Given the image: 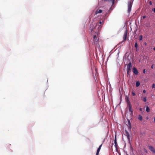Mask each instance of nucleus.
<instances>
[{
  "label": "nucleus",
  "instance_id": "obj_1",
  "mask_svg": "<svg viewBox=\"0 0 155 155\" xmlns=\"http://www.w3.org/2000/svg\"><path fill=\"white\" fill-rule=\"evenodd\" d=\"M103 24V23L100 21L99 22L97 23L95 27L96 28H97L95 31V32L96 33L97 35H95L93 37V41L94 43L97 45L99 42V38L97 36L99 34V31L101 30Z\"/></svg>",
  "mask_w": 155,
  "mask_h": 155
},
{
  "label": "nucleus",
  "instance_id": "obj_2",
  "mask_svg": "<svg viewBox=\"0 0 155 155\" xmlns=\"http://www.w3.org/2000/svg\"><path fill=\"white\" fill-rule=\"evenodd\" d=\"M133 1H130L128 5V12L130 13L131 11L132 6L133 4Z\"/></svg>",
  "mask_w": 155,
  "mask_h": 155
},
{
  "label": "nucleus",
  "instance_id": "obj_3",
  "mask_svg": "<svg viewBox=\"0 0 155 155\" xmlns=\"http://www.w3.org/2000/svg\"><path fill=\"white\" fill-rule=\"evenodd\" d=\"M127 107L129 108V111L130 112H131V114H132L133 111L132 109V106H131V104H129V103L128 104H127Z\"/></svg>",
  "mask_w": 155,
  "mask_h": 155
},
{
  "label": "nucleus",
  "instance_id": "obj_4",
  "mask_svg": "<svg viewBox=\"0 0 155 155\" xmlns=\"http://www.w3.org/2000/svg\"><path fill=\"white\" fill-rule=\"evenodd\" d=\"M131 62H130L127 66V71H130L131 68Z\"/></svg>",
  "mask_w": 155,
  "mask_h": 155
},
{
  "label": "nucleus",
  "instance_id": "obj_5",
  "mask_svg": "<svg viewBox=\"0 0 155 155\" xmlns=\"http://www.w3.org/2000/svg\"><path fill=\"white\" fill-rule=\"evenodd\" d=\"M132 71L135 74L137 75L138 74V71L136 68L134 67L133 68Z\"/></svg>",
  "mask_w": 155,
  "mask_h": 155
},
{
  "label": "nucleus",
  "instance_id": "obj_6",
  "mask_svg": "<svg viewBox=\"0 0 155 155\" xmlns=\"http://www.w3.org/2000/svg\"><path fill=\"white\" fill-rule=\"evenodd\" d=\"M124 135H125L127 136V137L128 139H130V135L129 134L128 132L126 130H125Z\"/></svg>",
  "mask_w": 155,
  "mask_h": 155
},
{
  "label": "nucleus",
  "instance_id": "obj_7",
  "mask_svg": "<svg viewBox=\"0 0 155 155\" xmlns=\"http://www.w3.org/2000/svg\"><path fill=\"white\" fill-rule=\"evenodd\" d=\"M149 149L153 153H155V150L154 148L151 146H149L148 147Z\"/></svg>",
  "mask_w": 155,
  "mask_h": 155
},
{
  "label": "nucleus",
  "instance_id": "obj_8",
  "mask_svg": "<svg viewBox=\"0 0 155 155\" xmlns=\"http://www.w3.org/2000/svg\"><path fill=\"white\" fill-rule=\"evenodd\" d=\"M127 36V30L124 33L123 36V41L126 40Z\"/></svg>",
  "mask_w": 155,
  "mask_h": 155
},
{
  "label": "nucleus",
  "instance_id": "obj_9",
  "mask_svg": "<svg viewBox=\"0 0 155 155\" xmlns=\"http://www.w3.org/2000/svg\"><path fill=\"white\" fill-rule=\"evenodd\" d=\"M102 10L101 9H97L95 12V15H96L97 13H101L102 12Z\"/></svg>",
  "mask_w": 155,
  "mask_h": 155
},
{
  "label": "nucleus",
  "instance_id": "obj_10",
  "mask_svg": "<svg viewBox=\"0 0 155 155\" xmlns=\"http://www.w3.org/2000/svg\"><path fill=\"white\" fill-rule=\"evenodd\" d=\"M115 0H103L102 1L104 2L108 1L109 2H111L112 4L113 5L114 3Z\"/></svg>",
  "mask_w": 155,
  "mask_h": 155
},
{
  "label": "nucleus",
  "instance_id": "obj_11",
  "mask_svg": "<svg viewBox=\"0 0 155 155\" xmlns=\"http://www.w3.org/2000/svg\"><path fill=\"white\" fill-rule=\"evenodd\" d=\"M125 99L127 102V104H128L129 103V104H130V102L129 100V98L127 96L125 98Z\"/></svg>",
  "mask_w": 155,
  "mask_h": 155
},
{
  "label": "nucleus",
  "instance_id": "obj_12",
  "mask_svg": "<svg viewBox=\"0 0 155 155\" xmlns=\"http://www.w3.org/2000/svg\"><path fill=\"white\" fill-rule=\"evenodd\" d=\"M138 119L141 121H142L143 120L142 117L140 115H138Z\"/></svg>",
  "mask_w": 155,
  "mask_h": 155
},
{
  "label": "nucleus",
  "instance_id": "obj_13",
  "mask_svg": "<svg viewBox=\"0 0 155 155\" xmlns=\"http://www.w3.org/2000/svg\"><path fill=\"white\" fill-rule=\"evenodd\" d=\"M140 84V82L139 81H138L136 82V87H138Z\"/></svg>",
  "mask_w": 155,
  "mask_h": 155
},
{
  "label": "nucleus",
  "instance_id": "obj_14",
  "mask_svg": "<svg viewBox=\"0 0 155 155\" xmlns=\"http://www.w3.org/2000/svg\"><path fill=\"white\" fill-rule=\"evenodd\" d=\"M146 110L148 112H149L150 111V109L148 106H147Z\"/></svg>",
  "mask_w": 155,
  "mask_h": 155
},
{
  "label": "nucleus",
  "instance_id": "obj_15",
  "mask_svg": "<svg viewBox=\"0 0 155 155\" xmlns=\"http://www.w3.org/2000/svg\"><path fill=\"white\" fill-rule=\"evenodd\" d=\"M127 124L129 125V127H131V123H130V121L129 120L127 122Z\"/></svg>",
  "mask_w": 155,
  "mask_h": 155
},
{
  "label": "nucleus",
  "instance_id": "obj_16",
  "mask_svg": "<svg viewBox=\"0 0 155 155\" xmlns=\"http://www.w3.org/2000/svg\"><path fill=\"white\" fill-rule=\"evenodd\" d=\"M114 143L115 144V146H116L117 144V140L116 139V137H115V140H114Z\"/></svg>",
  "mask_w": 155,
  "mask_h": 155
},
{
  "label": "nucleus",
  "instance_id": "obj_17",
  "mask_svg": "<svg viewBox=\"0 0 155 155\" xmlns=\"http://www.w3.org/2000/svg\"><path fill=\"white\" fill-rule=\"evenodd\" d=\"M100 150L98 149L97 150L96 155H98Z\"/></svg>",
  "mask_w": 155,
  "mask_h": 155
},
{
  "label": "nucleus",
  "instance_id": "obj_18",
  "mask_svg": "<svg viewBox=\"0 0 155 155\" xmlns=\"http://www.w3.org/2000/svg\"><path fill=\"white\" fill-rule=\"evenodd\" d=\"M142 38H143L142 36V35H140L139 37V40L140 41L142 40Z\"/></svg>",
  "mask_w": 155,
  "mask_h": 155
},
{
  "label": "nucleus",
  "instance_id": "obj_19",
  "mask_svg": "<svg viewBox=\"0 0 155 155\" xmlns=\"http://www.w3.org/2000/svg\"><path fill=\"white\" fill-rule=\"evenodd\" d=\"M143 100L144 102H146L147 101V99L146 97H144L143 99Z\"/></svg>",
  "mask_w": 155,
  "mask_h": 155
},
{
  "label": "nucleus",
  "instance_id": "obj_20",
  "mask_svg": "<svg viewBox=\"0 0 155 155\" xmlns=\"http://www.w3.org/2000/svg\"><path fill=\"white\" fill-rule=\"evenodd\" d=\"M137 46H138L137 44V42H136L135 43V48H137Z\"/></svg>",
  "mask_w": 155,
  "mask_h": 155
},
{
  "label": "nucleus",
  "instance_id": "obj_21",
  "mask_svg": "<svg viewBox=\"0 0 155 155\" xmlns=\"http://www.w3.org/2000/svg\"><path fill=\"white\" fill-rule=\"evenodd\" d=\"M102 144H101V145L98 148V149H99V150H100L101 149V148L102 147Z\"/></svg>",
  "mask_w": 155,
  "mask_h": 155
},
{
  "label": "nucleus",
  "instance_id": "obj_22",
  "mask_svg": "<svg viewBox=\"0 0 155 155\" xmlns=\"http://www.w3.org/2000/svg\"><path fill=\"white\" fill-rule=\"evenodd\" d=\"M152 88H154L155 87V84H153L152 85Z\"/></svg>",
  "mask_w": 155,
  "mask_h": 155
},
{
  "label": "nucleus",
  "instance_id": "obj_23",
  "mask_svg": "<svg viewBox=\"0 0 155 155\" xmlns=\"http://www.w3.org/2000/svg\"><path fill=\"white\" fill-rule=\"evenodd\" d=\"M132 93L133 96H135V93H134V92L132 91Z\"/></svg>",
  "mask_w": 155,
  "mask_h": 155
},
{
  "label": "nucleus",
  "instance_id": "obj_24",
  "mask_svg": "<svg viewBox=\"0 0 155 155\" xmlns=\"http://www.w3.org/2000/svg\"><path fill=\"white\" fill-rule=\"evenodd\" d=\"M143 73H146V70H145V69H143Z\"/></svg>",
  "mask_w": 155,
  "mask_h": 155
},
{
  "label": "nucleus",
  "instance_id": "obj_25",
  "mask_svg": "<svg viewBox=\"0 0 155 155\" xmlns=\"http://www.w3.org/2000/svg\"><path fill=\"white\" fill-rule=\"evenodd\" d=\"M152 11L154 12H155V8H154L152 9Z\"/></svg>",
  "mask_w": 155,
  "mask_h": 155
},
{
  "label": "nucleus",
  "instance_id": "obj_26",
  "mask_svg": "<svg viewBox=\"0 0 155 155\" xmlns=\"http://www.w3.org/2000/svg\"><path fill=\"white\" fill-rule=\"evenodd\" d=\"M127 71V73L128 75L129 74V72L130 71Z\"/></svg>",
  "mask_w": 155,
  "mask_h": 155
},
{
  "label": "nucleus",
  "instance_id": "obj_27",
  "mask_svg": "<svg viewBox=\"0 0 155 155\" xmlns=\"http://www.w3.org/2000/svg\"><path fill=\"white\" fill-rule=\"evenodd\" d=\"M149 3H150V5H152V2L151 1H150L149 2Z\"/></svg>",
  "mask_w": 155,
  "mask_h": 155
},
{
  "label": "nucleus",
  "instance_id": "obj_28",
  "mask_svg": "<svg viewBox=\"0 0 155 155\" xmlns=\"http://www.w3.org/2000/svg\"><path fill=\"white\" fill-rule=\"evenodd\" d=\"M153 65H152L151 66V68L152 69H153Z\"/></svg>",
  "mask_w": 155,
  "mask_h": 155
},
{
  "label": "nucleus",
  "instance_id": "obj_29",
  "mask_svg": "<svg viewBox=\"0 0 155 155\" xmlns=\"http://www.w3.org/2000/svg\"><path fill=\"white\" fill-rule=\"evenodd\" d=\"M146 17V16H143V18L144 19V18H145Z\"/></svg>",
  "mask_w": 155,
  "mask_h": 155
},
{
  "label": "nucleus",
  "instance_id": "obj_30",
  "mask_svg": "<svg viewBox=\"0 0 155 155\" xmlns=\"http://www.w3.org/2000/svg\"><path fill=\"white\" fill-rule=\"evenodd\" d=\"M143 92L144 93H145L146 92V91L145 90H143Z\"/></svg>",
  "mask_w": 155,
  "mask_h": 155
},
{
  "label": "nucleus",
  "instance_id": "obj_31",
  "mask_svg": "<svg viewBox=\"0 0 155 155\" xmlns=\"http://www.w3.org/2000/svg\"><path fill=\"white\" fill-rule=\"evenodd\" d=\"M147 27H150V24H149V25H146Z\"/></svg>",
  "mask_w": 155,
  "mask_h": 155
},
{
  "label": "nucleus",
  "instance_id": "obj_32",
  "mask_svg": "<svg viewBox=\"0 0 155 155\" xmlns=\"http://www.w3.org/2000/svg\"><path fill=\"white\" fill-rule=\"evenodd\" d=\"M148 119V117H146V119Z\"/></svg>",
  "mask_w": 155,
  "mask_h": 155
},
{
  "label": "nucleus",
  "instance_id": "obj_33",
  "mask_svg": "<svg viewBox=\"0 0 155 155\" xmlns=\"http://www.w3.org/2000/svg\"><path fill=\"white\" fill-rule=\"evenodd\" d=\"M153 49L155 51V47L154 48H153Z\"/></svg>",
  "mask_w": 155,
  "mask_h": 155
},
{
  "label": "nucleus",
  "instance_id": "obj_34",
  "mask_svg": "<svg viewBox=\"0 0 155 155\" xmlns=\"http://www.w3.org/2000/svg\"><path fill=\"white\" fill-rule=\"evenodd\" d=\"M136 51H137V50H137V48H136Z\"/></svg>",
  "mask_w": 155,
  "mask_h": 155
},
{
  "label": "nucleus",
  "instance_id": "obj_35",
  "mask_svg": "<svg viewBox=\"0 0 155 155\" xmlns=\"http://www.w3.org/2000/svg\"><path fill=\"white\" fill-rule=\"evenodd\" d=\"M140 110L141 111L142 110V109L141 108H140Z\"/></svg>",
  "mask_w": 155,
  "mask_h": 155
},
{
  "label": "nucleus",
  "instance_id": "obj_36",
  "mask_svg": "<svg viewBox=\"0 0 155 155\" xmlns=\"http://www.w3.org/2000/svg\"><path fill=\"white\" fill-rule=\"evenodd\" d=\"M146 150V151H145V152L147 153V150Z\"/></svg>",
  "mask_w": 155,
  "mask_h": 155
},
{
  "label": "nucleus",
  "instance_id": "obj_37",
  "mask_svg": "<svg viewBox=\"0 0 155 155\" xmlns=\"http://www.w3.org/2000/svg\"><path fill=\"white\" fill-rule=\"evenodd\" d=\"M154 122H155V118H154Z\"/></svg>",
  "mask_w": 155,
  "mask_h": 155
}]
</instances>
